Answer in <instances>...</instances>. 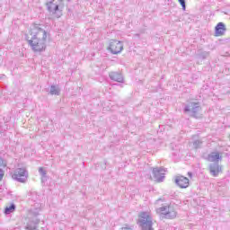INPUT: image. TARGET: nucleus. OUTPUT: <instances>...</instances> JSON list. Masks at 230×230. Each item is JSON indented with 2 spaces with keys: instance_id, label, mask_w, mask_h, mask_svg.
I'll return each mask as SVG.
<instances>
[{
  "instance_id": "nucleus-1",
  "label": "nucleus",
  "mask_w": 230,
  "mask_h": 230,
  "mask_svg": "<svg viewBox=\"0 0 230 230\" xmlns=\"http://www.w3.org/2000/svg\"><path fill=\"white\" fill-rule=\"evenodd\" d=\"M30 36H27L26 40L31 47V49L34 51V53H42L46 51L47 44H48V37L49 34L46 30H44L43 26L40 24H33L31 27Z\"/></svg>"
},
{
  "instance_id": "nucleus-2",
  "label": "nucleus",
  "mask_w": 230,
  "mask_h": 230,
  "mask_svg": "<svg viewBox=\"0 0 230 230\" xmlns=\"http://www.w3.org/2000/svg\"><path fill=\"white\" fill-rule=\"evenodd\" d=\"M155 211L160 218H164L165 220L177 218V208L171 203L162 205V207L157 208Z\"/></svg>"
},
{
  "instance_id": "nucleus-3",
  "label": "nucleus",
  "mask_w": 230,
  "mask_h": 230,
  "mask_svg": "<svg viewBox=\"0 0 230 230\" xmlns=\"http://www.w3.org/2000/svg\"><path fill=\"white\" fill-rule=\"evenodd\" d=\"M137 225L142 230H154V217L148 211H142L138 215Z\"/></svg>"
},
{
  "instance_id": "nucleus-4",
  "label": "nucleus",
  "mask_w": 230,
  "mask_h": 230,
  "mask_svg": "<svg viewBox=\"0 0 230 230\" xmlns=\"http://www.w3.org/2000/svg\"><path fill=\"white\" fill-rule=\"evenodd\" d=\"M29 172L26 168H17L12 173V179L16 181V182H21L22 184H26L28 182Z\"/></svg>"
},
{
  "instance_id": "nucleus-5",
  "label": "nucleus",
  "mask_w": 230,
  "mask_h": 230,
  "mask_svg": "<svg viewBox=\"0 0 230 230\" xmlns=\"http://www.w3.org/2000/svg\"><path fill=\"white\" fill-rule=\"evenodd\" d=\"M62 4V0H49L47 3V8L54 17L59 19L62 17V10H59V6Z\"/></svg>"
},
{
  "instance_id": "nucleus-6",
  "label": "nucleus",
  "mask_w": 230,
  "mask_h": 230,
  "mask_svg": "<svg viewBox=\"0 0 230 230\" xmlns=\"http://www.w3.org/2000/svg\"><path fill=\"white\" fill-rule=\"evenodd\" d=\"M108 49L112 55H118L121 53V51H123V42L116 40H111L110 41Z\"/></svg>"
},
{
  "instance_id": "nucleus-7",
  "label": "nucleus",
  "mask_w": 230,
  "mask_h": 230,
  "mask_svg": "<svg viewBox=\"0 0 230 230\" xmlns=\"http://www.w3.org/2000/svg\"><path fill=\"white\" fill-rule=\"evenodd\" d=\"M200 111V103L199 102H189L184 107V112H189L193 118H197V114Z\"/></svg>"
},
{
  "instance_id": "nucleus-8",
  "label": "nucleus",
  "mask_w": 230,
  "mask_h": 230,
  "mask_svg": "<svg viewBox=\"0 0 230 230\" xmlns=\"http://www.w3.org/2000/svg\"><path fill=\"white\" fill-rule=\"evenodd\" d=\"M165 174L166 169L163 167L153 168V175L156 182H163V181H164Z\"/></svg>"
},
{
  "instance_id": "nucleus-9",
  "label": "nucleus",
  "mask_w": 230,
  "mask_h": 230,
  "mask_svg": "<svg viewBox=\"0 0 230 230\" xmlns=\"http://www.w3.org/2000/svg\"><path fill=\"white\" fill-rule=\"evenodd\" d=\"M175 184L181 189H186L190 186V179L184 176H176L174 179Z\"/></svg>"
},
{
  "instance_id": "nucleus-10",
  "label": "nucleus",
  "mask_w": 230,
  "mask_h": 230,
  "mask_svg": "<svg viewBox=\"0 0 230 230\" xmlns=\"http://www.w3.org/2000/svg\"><path fill=\"white\" fill-rule=\"evenodd\" d=\"M226 24L218 22L215 28V37H222L226 33Z\"/></svg>"
},
{
  "instance_id": "nucleus-11",
  "label": "nucleus",
  "mask_w": 230,
  "mask_h": 230,
  "mask_svg": "<svg viewBox=\"0 0 230 230\" xmlns=\"http://www.w3.org/2000/svg\"><path fill=\"white\" fill-rule=\"evenodd\" d=\"M109 76L111 80H113L114 82H119V84L123 83V75L120 73L111 72Z\"/></svg>"
},
{
  "instance_id": "nucleus-12",
  "label": "nucleus",
  "mask_w": 230,
  "mask_h": 230,
  "mask_svg": "<svg viewBox=\"0 0 230 230\" xmlns=\"http://www.w3.org/2000/svg\"><path fill=\"white\" fill-rule=\"evenodd\" d=\"M210 173L213 177H217L218 174L222 173V166L218 164L210 165Z\"/></svg>"
},
{
  "instance_id": "nucleus-13",
  "label": "nucleus",
  "mask_w": 230,
  "mask_h": 230,
  "mask_svg": "<svg viewBox=\"0 0 230 230\" xmlns=\"http://www.w3.org/2000/svg\"><path fill=\"white\" fill-rule=\"evenodd\" d=\"M220 159H222V156L220 155V153H218V152L211 153L208 155V161L210 163H218V161H220Z\"/></svg>"
},
{
  "instance_id": "nucleus-14",
  "label": "nucleus",
  "mask_w": 230,
  "mask_h": 230,
  "mask_svg": "<svg viewBox=\"0 0 230 230\" xmlns=\"http://www.w3.org/2000/svg\"><path fill=\"white\" fill-rule=\"evenodd\" d=\"M50 94L58 96L60 94V88L57 85H51L50 86Z\"/></svg>"
},
{
  "instance_id": "nucleus-15",
  "label": "nucleus",
  "mask_w": 230,
  "mask_h": 230,
  "mask_svg": "<svg viewBox=\"0 0 230 230\" xmlns=\"http://www.w3.org/2000/svg\"><path fill=\"white\" fill-rule=\"evenodd\" d=\"M15 204L12 203L9 207H6L4 209V213L6 215H10L11 213H13L15 211Z\"/></svg>"
},
{
  "instance_id": "nucleus-16",
  "label": "nucleus",
  "mask_w": 230,
  "mask_h": 230,
  "mask_svg": "<svg viewBox=\"0 0 230 230\" xmlns=\"http://www.w3.org/2000/svg\"><path fill=\"white\" fill-rule=\"evenodd\" d=\"M39 173L41 175V177H46L47 176V172L44 170L43 167L39 168Z\"/></svg>"
},
{
  "instance_id": "nucleus-17",
  "label": "nucleus",
  "mask_w": 230,
  "mask_h": 230,
  "mask_svg": "<svg viewBox=\"0 0 230 230\" xmlns=\"http://www.w3.org/2000/svg\"><path fill=\"white\" fill-rule=\"evenodd\" d=\"M38 199H39V195H37V192H32L31 200H33L34 202H37Z\"/></svg>"
},
{
  "instance_id": "nucleus-18",
  "label": "nucleus",
  "mask_w": 230,
  "mask_h": 230,
  "mask_svg": "<svg viewBox=\"0 0 230 230\" xmlns=\"http://www.w3.org/2000/svg\"><path fill=\"white\" fill-rule=\"evenodd\" d=\"M178 2L180 3L182 10H186V1L185 0H178Z\"/></svg>"
},
{
  "instance_id": "nucleus-19",
  "label": "nucleus",
  "mask_w": 230,
  "mask_h": 230,
  "mask_svg": "<svg viewBox=\"0 0 230 230\" xmlns=\"http://www.w3.org/2000/svg\"><path fill=\"white\" fill-rule=\"evenodd\" d=\"M0 168H6V162L3 158H0Z\"/></svg>"
},
{
  "instance_id": "nucleus-20",
  "label": "nucleus",
  "mask_w": 230,
  "mask_h": 230,
  "mask_svg": "<svg viewBox=\"0 0 230 230\" xmlns=\"http://www.w3.org/2000/svg\"><path fill=\"white\" fill-rule=\"evenodd\" d=\"M200 143H201L200 140H195L193 142L194 148H199L200 146Z\"/></svg>"
},
{
  "instance_id": "nucleus-21",
  "label": "nucleus",
  "mask_w": 230,
  "mask_h": 230,
  "mask_svg": "<svg viewBox=\"0 0 230 230\" xmlns=\"http://www.w3.org/2000/svg\"><path fill=\"white\" fill-rule=\"evenodd\" d=\"M3 177H4V171L0 168V182L3 181Z\"/></svg>"
},
{
  "instance_id": "nucleus-22",
  "label": "nucleus",
  "mask_w": 230,
  "mask_h": 230,
  "mask_svg": "<svg viewBox=\"0 0 230 230\" xmlns=\"http://www.w3.org/2000/svg\"><path fill=\"white\" fill-rule=\"evenodd\" d=\"M48 181V175L47 176H41V182H46Z\"/></svg>"
},
{
  "instance_id": "nucleus-23",
  "label": "nucleus",
  "mask_w": 230,
  "mask_h": 230,
  "mask_svg": "<svg viewBox=\"0 0 230 230\" xmlns=\"http://www.w3.org/2000/svg\"><path fill=\"white\" fill-rule=\"evenodd\" d=\"M4 75H0V79H3V78H4Z\"/></svg>"
},
{
  "instance_id": "nucleus-24",
  "label": "nucleus",
  "mask_w": 230,
  "mask_h": 230,
  "mask_svg": "<svg viewBox=\"0 0 230 230\" xmlns=\"http://www.w3.org/2000/svg\"><path fill=\"white\" fill-rule=\"evenodd\" d=\"M188 175H189V177H191L192 174H191V172H188Z\"/></svg>"
},
{
  "instance_id": "nucleus-25",
  "label": "nucleus",
  "mask_w": 230,
  "mask_h": 230,
  "mask_svg": "<svg viewBox=\"0 0 230 230\" xmlns=\"http://www.w3.org/2000/svg\"><path fill=\"white\" fill-rule=\"evenodd\" d=\"M159 200H162L161 199H159L156 202H159Z\"/></svg>"
}]
</instances>
